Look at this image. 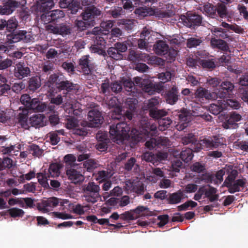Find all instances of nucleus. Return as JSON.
<instances>
[{
  "mask_svg": "<svg viewBox=\"0 0 248 248\" xmlns=\"http://www.w3.org/2000/svg\"><path fill=\"white\" fill-rule=\"evenodd\" d=\"M136 13L139 14L143 16H146L153 15L155 14V11L151 8L142 7L137 9L136 10Z\"/></svg>",
  "mask_w": 248,
  "mask_h": 248,
  "instance_id": "nucleus-50",
  "label": "nucleus"
},
{
  "mask_svg": "<svg viewBox=\"0 0 248 248\" xmlns=\"http://www.w3.org/2000/svg\"><path fill=\"white\" fill-rule=\"evenodd\" d=\"M110 88L111 85L109 80H105L101 85L100 88L99 89L100 93L104 94L105 96L110 95L112 92Z\"/></svg>",
  "mask_w": 248,
  "mask_h": 248,
  "instance_id": "nucleus-39",
  "label": "nucleus"
},
{
  "mask_svg": "<svg viewBox=\"0 0 248 248\" xmlns=\"http://www.w3.org/2000/svg\"><path fill=\"white\" fill-rule=\"evenodd\" d=\"M181 141L184 145L190 144L191 148H193L195 152H198L202 149L217 148L226 146L223 138L215 136L213 139L204 138L198 140L196 136L193 133L186 134L182 138Z\"/></svg>",
  "mask_w": 248,
  "mask_h": 248,
  "instance_id": "nucleus-2",
  "label": "nucleus"
},
{
  "mask_svg": "<svg viewBox=\"0 0 248 248\" xmlns=\"http://www.w3.org/2000/svg\"><path fill=\"white\" fill-rule=\"evenodd\" d=\"M225 174V171L220 170L216 172L215 174L207 172L202 174L201 180L205 183H213L215 185H218L223 181V176Z\"/></svg>",
  "mask_w": 248,
  "mask_h": 248,
  "instance_id": "nucleus-11",
  "label": "nucleus"
},
{
  "mask_svg": "<svg viewBox=\"0 0 248 248\" xmlns=\"http://www.w3.org/2000/svg\"><path fill=\"white\" fill-rule=\"evenodd\" d=\"M19 109L20 112L17 114L16 117L17 120V124L24 129H29V111L26 108L21 109V107H20Z\"/></svg>",
  "mask_w": 248,
  "mask_h": 248,
  "instance_id": "nucleus-18",
  "label": "nucleus"
},
{
  "mask_svg": "<svg viewBox=\"0 0 248 248\" xmlns=\"http://www.w3.org/2000/svg\"><path fill=\"white\" fill-rule=\"evenodd\" d=\"M66 174L68 179L71 181V183L75 184H80L84 180V175L80 171L75 169L74 167L67 169Z\"/></svg>",
  "mask_w": 248,
  "mask_h": 248,
  "instance_id": "nucleus-19",
  "label": "nucleus"
},
{
  "mask_svg": "<svg viewBox=\"0 0 248 248\" xmlns=\"http://www.w3.org/2000/svg\"><path fill=\"white\" fill-rule=\"evenodd\" d=\"M54 6L53 0H48L46 1H40V4L39 6V9L41 12L46 14L49 12V10L51 9Z\"/></svg>",
  "mask_w": 248,
  "mask_h": 248,
  "instance_id": "nucleus-35",
  "label": "nucleus"
},
{
  "mask_svg": "<svg viewBox=\"0 0 248 248\" xmlns=\"http://www.w3.org/2000/svg\"><path fill=\"white\" fill-rule=\"evenodd\" d=\"M107 58L108 55L115 60H121L123 58V54L120 53L115 46L109 47L107 51Z\"/></svg>",
  "mask_w": 248,
  "mask_h": 248,
  "instance_id": "nucleus-36",
  "label": "nucleus"
},
{
  "mask_svg": "<svg viewBox=\"0 0 248 248\" xmlns=\"http://www.w3.org/2000/svg\"><path fill=\"white\" fill-rule=\"evenodd\" d=\"M120 218L123 220H132L137 219V216L132 210L125 211L120 215Z\"/></svg>",
  "mask_w": 248,
  "mask_h": 248,
  "instance_id": "nucleus-54",
  "label": "nucleus"
},
{
  "mask_svg": "<svg viewBox=\"0 0 248 248\" xmlns=\"http://www.w3.org/2000/svg\"><path fill=\"white\" fill-rule=\"evenodd\" d=\"M132 211L136 214L137 218L140 217L149 216L150 215L149 209L143 206H139L136 209L132 210Z\"/></svg>",
  "mask_w": 248,
  "mask_h": 248,
  "instance_id": "nucleus-43",
  "label": "nucleus"
},
{
  "mask_svg": "<svg viewBox=\"0 0 248 248\" xmlns=\"http://www.w3.org/2000/svg\"><path fill=\"white\" fill-rule=\"evenodd\" d=\"M76 85L70 82V81L67 80L64 78L61 84L59 85V90H66L67 92H71L73 90L76 89Z\"/></svg>",
  "mask_w": 248,
  "mask_h": 248,
  "instance_id": "nucleus-37",
  "label": "nucleus"
},
{
  "mask_svg": "<svg viewBox=\"0 0 248 248\" xmlns=\"http://www.w3.org/2000/svg\"><path fill=\"white\" fill-rule=\"evenodd\" d=\"M99 46L96 45H92L90 47V50L92 53H97L100 55H102L106 59L107 57V53L105 51L104 47H100Z\"/></svg>",
  "mask_w": 248,
  "mask_h": 248,
  "instance_id": "nucleus-53",
  "label": "nucleus"
},
{
  "mask_svg": "<svg viewBox=\"0 0 248 248\" xmlns=\"http://www.w3.org/2000/svg\"><path fill=\"white\" fill-rule=\"evenodd\" d=\"M201 11L207 16L212 18H223L228 15L227 8L223 3H218L217 5L206 3L201 8Z\"/></svg>",
  "mask_w": 248,
  "mask_h": 248,
  "instance_id": "nucleus-3",
  "label": "nucleus"
},
{
  "mask_svg": "<svg viewBox=\"0 0 248 248\" xmlns=\"http://www.w3.org/2000/svg\"><path fill=\"white\" fill-rule=\"evenodd\" d=\"M223 99V104L224 108L227 107H230L234 109H238L240 107V104L239 102L233 99H230V98H227Z\"/></svg>",
  "mask_w": 248,
  "mask_h": 248,
  "instance_id": "nucleus-46",
  "label": "nucleus"
},
{
  "mask_svg": "<svg viewBox=\"0 0 248 248\" xmlns=\"http://www.w3.org/2000/svg\"><path fill=\"white\" fill-rule=\"evenodd\" d=\"M64 78L62 75L59 73L52 74L49 76L48 80V82L49 83V86L55 85L58 89L59 85L61 84Z\"/></svg>",
  "mask_w": 248,
  "mask_h": 248,
  "instance_id": "nucleus-31",
  "label": "nucleus"
},
{
  "mask_svg": "<svg viewBox=\"0 0 248 248\" xmlns=\"http://www.w3.org/2000/svg\"><path fill=\"white\" fill-rule=\"evenodd\" d=\"M46 108V105L45 103L41 102L38 98L32 99L30 105L27 108L28 110H33L34 111L43 112Z\"/></svg>",
  "mask_w": 248,
  "mask_h": 248,
  "instance_id": "nucleus-27",
  "label": "nucleus"
},
{
  "mask_svg": "<svg viewBox=\"0 0 248 248\" xmlns=\"http://www.w3.org/2000/svg\"><path fill=\"white\" fill-rule=\"evenodd\" d=\"M61 166L57 163H51L49 167L47 174L52 178L58 177L60 174Z\"/></svg>",
  "mask_w": 248,
  "mask_h": 248,
  "instance_id": "nucleus-32",
  "label": "nucleus"
},
{
  "mask_svg": "<svg viewBox=\"0 0 248 248\" xmlns=\"http://www.w3.org/2000/svg\"><path fill=\"white\" fill-rule=\"evenodd\" d=\"M59 199L56 197H51L46 200H43L41 202L37 204L38 210L43 213H47L53 208L56 207L59 203Z\"/></svg>",
  "mask_w": 248,
  "mask_h": 248,
  "instance_id": "nucleus-12",
  "label": "nucleus"
},
{
  "mask_svg": "<svg viewBox=\"0 0 248 248\" xmlns=\"http://www.w3.org/2000/svg\"><path fill=\"white\" fill-rule=\"evenodd\" d=\"M138 101L136 99L129 98L125 101L126 107L131 111H134L136 108Z\"/></svg>",
  "mask_w": 248,
  "mask_h": 248,
  "instance_id": "nucleus-63",
  "label": "nucleus"
},
{
  "mask_svg": "<svg viewBox=\"0 0 248 248\" xmlns=\"http://www.w3.org/2000/svg\"><path fill=\"white\" fill-rule=\"evenodd\" d=\"M88 122H85L88 127H98L103 123L104 118L102 113L96 109L90 110L88 114Z\"/></svg>",
  "mask_w": 248,
  "mask_h": 248,
  "instance_id": "nucleus-10",
  "label": "nucleus"
},
{
  "mask_svg": "<svg viewBox=\"0 0 248 248\" xmlns=\"http://www.w3.org/2000/svg\"><path fill=\"white\" fill-rule=\"evenodd\" d=\"M10 216L13 218L22 217L24 215L25 212L21 209L13 207L7 211Z\"/></svg>",
  "mask_w": 248,
  "mask_h": 248,
  "instance_id": "nucleus-40",
  "label": "nucleus"
},
{
  "mask_svg": "<svg viewBox=\"0 0 248 248\" xmlns=\"http://www.w3.org/2000/svg\"><path fill=\"white\" fill-rule=\"evenodd\" d=\"M200 64L204 68L213 69L216 67V64L213 59L202 60L200 62Z\"/></svg>",
  "mask_w": 248,
  "mask_h": 248,
  "instance_id": "nucleus-61",
  "label": "nucleus"
},
{
  "mask_svg": "<svg viewBox=\"0 0 248 248\" xmlns=\"http://www.w3.org/2000/svg\"><path fill=\"white\" fill-rule=\"evenodd\" d=\"M130 128L124 122L117 123L115 125L112 124L109 128L110 137L117 143H122L128 138L131 146H134L146 137L156 136L157 133L156 125L146 119L140 121L139 130L133 128L129 134Z\"/></svg>",
  "mask_w": 248,
  "mask_h": 248,
  "instance_id": "nucleus-1",
  "label": "nucleus"
},
{
  "mask_svg": "<svg viewBox=\"0 0 248 248\" xmlns=\"http://www.w3.org/2000/svg\"><path fill=\"white\" fill-rule=\"evenodd\" d=\"M47 29L50 32L54 34H59L62 36H65L71 33L72 29L69 25L65 23H62L56 26L49 25L47 26Z\"/></svg>",
  "mask_w": 248,
  "mask_h": 248,
  "instance_id": "nucleus-14",
  "label": "nucleus"
},
{
  "mask_svg": "<svg viewBox=\"0 0 248 248\" xmlns=\"http://www.w3.org/2000/svg\"><path fill=\"white\" fill-rule=\"evenodd\" d=\"M234 85L229 81H223L219 86L216 94L217 98L225 99L231 98L233 94Z\"/></svg>",
  "mask_w": 248,
  "mask_h": 248,
  "instance_id": "nucleus-9",
  "label": "nucleus"
},
{
  "mask_svg": "<svg viewBox=\"0 0 248 248\" xmlns=\"http://www.w3.org/2000/svg\"><path fill=\"white\" fill-rule=\"evenodd\" d=\"M17 26V22L15 19L6 20V30L9 33L16 31Z\"/></svg>",
  "mask_w": 248,
  "mask_h": 248,
  "instance_id": "nucleus-58",
  "label": "nucleus"
},
{
  "mask_svg": "<svg viewBox=\"0 0 248 248\" xmlns=\"http://www.w3.org/2000/svg\"><path fill=\"white\" fill-rule=\"evenodd\" d=\"M172 123V121L169 118L160 119L158 121V129L160 131H164L167 129Z\"/></svg>",
  "mask_w": 248,
  "mask_h": 248,
  "instance_id": "nucleus-48",
  "label": "nucleus"
},
{
  "mask_svg": "<svg viewBox=\"0 0 248 248\" xmlns=\"http://www.w3.org/2000/svg\"><path fill=\"white\" fill-rule=\"evenodd\" d=\"M179 89L176 85H173L170 89L166 91L165 98L166 102L171 105L176 103L179 99Z\"/></svg>",
  "mask_w": 248,
  "mask_h": 248,
  "instance_id": "nucleus-16",
  "label": "nucleus"
},
{
  "mask_svg": "<svg viewBox=\"0 0 248 248\" xmlns=\"http://www.w3.org/2000/svg\"><path fill=\"white\" fill-rule=\"evenodd\" d=\"M224 109L223 103H222V104L220 105L212 104L209 107V110L210 112L215 115L219 114L221 112H222Z\"/></svg>",
  "mask_w": 248,
  "mask_h": 248,
  "instance_id": "nucleus-49",
  "label": "nucleus"
},
{
  "mask_svg": "<svg viewBox=\"0 0 248 248\" xmlns=\"http://www.w3.org/2000/svg\"><path fill=\"white\" fill-rule=\"evenodd\" d=\"M237 175L238 172L236 170H232L230 173L225 180V181L224 182V186H226V185H228V184L233 183L234 181H235V179Z\"/></svg>",
  "mask_w": 248,
  "mask_h": 248,
  "instance_id": "nucleus-55",
  "label": "nucleus"
},
{
  "mask_svg": "<svg viewBox=\"0 0 248 248\" xmlns=\"http://www.w3.org/2000/svg\"><path fill=\"white\" fill-rule=\"evenodd\" d=\"M78 120L74 117H69L66 120V127L67 129H75L77 127H78Z\"/></svg>",
  "mask_w": 248,
  "mask_h": 248,
  "instance_id": "nucleus-52",
  "label": "nucleus"
},
{
  "mask_svg": "<svg viewBox=\"0 0 248 248\" xmlns=\"http://www.w3.org/2000/svg\"><path fill=\"white\" fill-rule=\"evenodd\" d=\"M78 68L84 74L89 75L92 74L95 70V65L92 62L89 55H83L78 60Z\"/></svg>",
  "mask_w": 248,
  "mask_h": 248,
  "instance_id": "nucleus-8",
  "label": "nucleus"
},
{
  "mask_svg": "<svg viewBox=\"0 0 248 248\" xmlns=\"http://www.w3.org/2000/svg\"><path fill=\"white\" fill-rule=\"evenodd\" d=\"M41 85L40 78L37 76L32 77L29 80L28 88L30 91L34 92Z\"/></svg>",
  "mask_w": 248,
  "mask_h": 248,
  "instance_id": "nucleus-34",
  "label": "nucleus"
},
{
  "mask_svg": "<svg viewBox=\"0 0 248 248\" xmlns=\"http://www.w3.org/2000/svg\"><path fill=\"white\" fill-rule=\"evenodd\" d=\"M184 197L183 192L179 190L173 193H168L167 202L170 204H176L180 203Z\"/></svg>",
  "mask_w": 248,
  "mask_h": 248,
  "instance_id": "nucleus-26",
  "label": "nucleus"
},
{
  "mask_svg": "<svg viewBox=\"0 0 248 248\" xmlns=\"http://www.w3.org/2000/svg\"><path fill=\"white\" fill-rule=\"evenodd\" d=\"M171 163V166L170 167V171L178 172L183 167V162L177 158H174Z\"/></svg>",
  "mask_w": 248,
  "mask_h": 248,
  "instance_id": "nucleus-44",
  "label": "nucleus"
},
{
  "mask_svg": "<svg viewBox=\"0 0 248 248\" xmlns=\"http://www.w3.org/2000/svg\"><path fill=\"white\" fill-rule=\"evenodd\" d=\"M195 98L202 103L213 98L214 93L202 87L198 88L195 93Z\"/></svg>",
  "mask_w": 248,
  "mask_h": 248,
  "instance_id": "nucleus-20",
  "label": "nucleus"
},
{
  "mask_svg": "<svg viewBox=\"0 0 248 248\" xmlns=\"http://www.w3.org/2000/svg\"><path fill=\"white\" fill-rule=\"evenodd\" d=\"M180 19L184 25L189 28H195L202 25V16L196 14H187L186 16L181 15Z\"/></svg>",
  "mask_w": 248,
  "mask_h": 248,
  "instance_id": "nucleus-7",
  "label": "nucleus"
},
{
  "mask_svg": "<svg viewBox=\"0 0 248 248\" xmlns=\"http://www.w3.org/2000/svg\"><path fill=\"white\" fill-rule=\"evenodd\" d=\"M46 117L44 114H38L31 116L29 118L30 127H34L36 128L45 125Z\"/></svg>",
  "mask_w": 248,
  "mask_h": 248,
  "instance_id": "nucleus-22",
  "label": "nucleus"
},
{
  "mask_svg": "<svg viewBox=\"0 0 248 248\" xmlns=\"http://www.w3.org/2000/svg\"><path fill=\"white\" fill-rule=\"evenodd\" d=\"M28 150L30 154L37 157L41 155L43 152V150L40 149L38 145L34 144L30 145Z\"/></svg>",
  "mask_w": 248,
  "mask_h": 248,
  "instance_id": "nucleus-51",
  "label": "nucleus"
},
{
  "mask_svg": "<svg viewBox=\"0 0 248 248\" xmlns=\"http://www.w3.org/2000/svg\"><path fill=\"white\" fill-rule=\"evenodd\" d=\"M164 63V61L159 57L155 56L150 55L149 58V62L147 63L152 65H163Z\"/></svg>",
  "mask_w": 248,
  "mask_h": 248,
  "instance_id": "nucleus-56",
  "label": "nucleus"
},
{
  "mask_svg": "<svg viewBox=\"0 0 248 248\" xmlns=\"http://www.w3.org/2000/svg\"><path fill=\"white\" fill-rule=\"evenodd\" d=\"M247 183L245 178L239 179L234 181L233 183L228 184L226 187L228 188V191L230 193H234L240 191V187H244Z\"/></svg>",
  "mask_w": 248,
  "mask_h": 248,
  "instance_id": "nucleus-24",
  "label": "nucleus"
},
{
  "mask_svg": "<svg viewBox=\"0 0 248 248\" xmlns=\"http://www.w3.org/2000/svg\"><path fill=\"white\" fill-rule=\"evenodd\" d=\"M170 9L165 10H160L156 13V16L159 18L171 17L175 15V11L172 9V5H170Z\"/></svg>",
  "mask_w": 248,
  "mask_h": 248,
  "instance_id": "nucleus-42",
  "label": "nucleus"
},
{
  "mask_svg": "<svg viewBox=\"0 0 248 248\" xmlns=\"http://www.w3.org/2000/svg\"><path fill=\"white\" fill-rule=\"evenodd\" d=\"M167 113L163 109H158L156 108H152L149 110L150 116L155 119H160L167 115Z\"/></svg>",
  "mask_w": 248,
  "mask_h": 248,
  "instance_id": "nucleus-38",
  "label": "nucleus"
},
{
  "mask_svg": "<svg viewBox=\"0 0 248 248\" xmlns=\"http://www.w3.org/2000/svg\"><path fill=\"white\" fill-rule=\"evenodd\" d=\"M31 71L30 68L24 63L18 62L15 68L14 75L16 77L19 79H22L27 77L30 75Z\"/></svg>",
  "mask_w": 248,
  "mask_h": 248,
  "instance_id": "nucleus-21",
  "label": "nucleus"
},
{
  "mask_svg": "<svg viewBox=\"0 0 248 248\" xmlns=\"http://www.w3.org/2000/svg\"><path fill=\"white\" fill-rule=\"evenodd\" d=\"M202 42V38L190 37L186 41V46L188 48L196 47Z\"/></svg>",
  "mask_w": 248,
  "mask_h": 248,
  "instance_id": "nucleus-45",
  "label": "nucleus"
},
{
  "mask_svg": "<svg viewBox=\"0 0 248 248\" xmlns=\"http://www.w3.org/2000/svg\"><path fill=\"white\" fill-rule=\"evenodd\" d=\"M210 43L213 48H217L222 51H227L229 49L227 42L222 39L213 38L211 39Z\"/></svg>",
  "mask_w": 248,
  "mask_h": 248,
  "instance_id": "nucleus-30",
  "label": "nucleus"
},
{
  "mask_svg": "<svg viewBox=\"0 0 248 248\" xmlns=\"http://www.w3.org/2000/svg\"><path fill=\"white\" fill-rule=\"evenodd\" d=\"M141 88L144 92L147 93L149 95L154 94V83L150 80H146L145 83H143Z\"/></svg>",
  "mask_w": 248,
  "mask_h": 248,
  "instance_id": "nucleus-47",
  "label": "nucleus"
},
{
  "mask_svg": "<svg viewBox=\"0 0 248 248\" xmlns=\"http://www.w3.org/2000/svg\"><path fill=\"white\" fill-rule=\"evenodd\" d=\"M64 13L62 10H55L42 14L41 18L45 22L51 23L57 22L59 19L64 17Z\"/></svg>",
  "mask_w": 248,
  "mask_h": 248,
  "instance_id": "nucleus-13",
  "label": "nucleus"
},
{
  "mask_svg": "<svg viewBox=\"0 0 248 248\" xmlns=\"http://www.w3.org/2000/svg\"><path fill=\"white\" fill-rule=\"evenodd\" d=\"M60 6L62 8H68L72 14H75L78 11V6L74 0H60Z\"/></svg>",
  "mask_w": 248,
  "mask_h": 248,
  "instance_id": "nucleus-29",
  "label": "nucleus"
},
{
  "mask_svg": "<svg viewBox=\"0 0 248 248\" xmlns=\"http://www.w3.org/2000/svg\"><path fill=\"white\" fill-rule=\"evenodd\" d=\"M99 186L93 182H90L82 186V190L85 201L88 202L94 203L100 197Z\"/></svg>",
  "mask_w": 248,
  "mask_h": 248,
  "instance_id": "nucleus-4",
  "label": "nucleus"
},
{
  "mask_svg": "<svg viewBox=\"0 0 248 248\" xmlns=\"http://www.w3.org/2000/svg\"><path fill=\"white\" fill-rule=\"evenodd\" d=\"M191 170L197 173L202 172L205 170V165L200 162H195L191 167Z\"/></svg>",
  "mask_w": 248,
  "mask_h": 248,
  "instance_id": "nucleus-62",
  "label": "nucleus"
},
{
  "mask_svg": "<svg viewBox=\"0 0 248 248\" xmlns=\"http://www.w3.org/2000/svg\"><path fill=\"white\" fill-rule=\"evenodd\" d=\"M112 92L117 93L121 92L123 89V85L121 82L114 81L110 83Z\"/></svg>",
  "mask_w": 248,
  "mask_h": 248,
  "instance_id": "nucleus-64",
  "label": "nucleus"
},
{
  "mask_svg": "<svg viewBox=\"0 0 248 248\" xmlns=\"http://www.w3.org/2000/svg\"><path fill=\"white\" fill-rule=\"evenodd\" d=\"M84 122H83L81 123L82 127L79 128L78 126L75 128L74 130V134L81 136H85L88 134V131L86 127L88 126V125H87L86 124H84Z\"/></svg>",
  "mask_w": 248,
  "mask_h": 248,
  "instance_id": "nucleus-60",
  "label": "nucleus"
},
{
  "mask_svg": "<svg viewBox=\"0 0 248 248\" xmlns=\"http://www.w3.org/2000/svg\"><path fill=\"white\" fill-rule=\"evenodd\" d=\"M193 152H195L193 148H187L184 150H182L179 155L181 159L184 162L187 163L190 161L193 158Z\"/></svg>",
  "mask_w": 248,
  "mask_h": 248,
  "instance_id": "nucleus-33",
  "label": "nucleus"
},
{
  "mask_svg": "<svg viewBox=\"0 0 248 248\" xmlns=\"http://www.w3.org/2000/svg\"><path fill=\"white\" fill-rule=\"evenodd\" d=\"M154 48L155 52L158 55H165L169 52V45L162 40H158L154 45Z\"/></svg>",
  "mask_w": 248,
  "mask_h": 248,
  "instance_id": "nucleus-25",
  "label": "nucleus"
},
{
  "mask_svg": "<svg viewBox=\"0 0 248 248\" xmlns=\"http://www.w3.org/2000/svg\"><path fill=\"white\" fill-rule=\"evenodd\" d=\"M18 6L17 2L13 0H8L3 6H0V14L9 15Z\"/></svg>",
  "mask_w": 248,
  "mask_h": 248,
  "instance_id": "nucleus-23",
  "label": "nucleus"
},
{
  "mask_svg": "<svg viewBox=\"0 0 248 248\" xmlns=\"http://www.w3.org/2000/svg\"><path fill=\"white\" fill-rule=\"evenodd\" d=\"M75 24L79 31H82L86 30L89 27H92L89 23L87 21H84V20H77L76 21Z\"/></svg>",
  "mask_w": 248,
  "mask_h": 248,
  "instance_id": "nucleus-59",
  "label": "nucleus"
},
{
  "mask_svg": "<svg viewBox=\"0 0 248 248\" xmlns=\"http://www.w3.org/2000/svg\"><path fill=\"white\" fill-rule=\"evenodd\" d=\"M76 157L72 154H68L64 157V160L66 166H70L71 167H74L76 166L75 162Z\"/></svg>",
  "mask_w": 248,
  "mask_h": 248,
  "instance_id": "nucleus-57",
  "label": "nucleus"
},
{
  "mask_svg": "<svg viewBox=\"0 0 248 248\" xmlns=\"http://www.w3.org/2000/svg\"><path fill=\"white\" fill-rule=\"evenodd\" d=\"M208 188H206L205 197L210 202H215L218 200L219 195L217 194V190L216 188L210 185H208Z\"/></svg>",
  "mask_w": 248,
  "mask_h": 248,
  "instance_id": "nucleus-28",
  "label": "nucleus"
},
{
  "mask_svg": "<svg viewBox=\"0 0 248 248\" xmlns=\"http://www.w3.org/2000/svg\"><path fill=\"white\" fill-rule=\"evenodd\" d=\"M32 36L26 31H15L6 35V42L9 44L22 41L28 43L31 41Z\"/></svg>",
  "mask_w": 248,
  "mask_h": 248,
  "instance_id": "nucleus-5",
  "label": "nucleus"
},
{
  "mask_svg": "<svg viewBox=\"0 0 248 248\" xmlns=\"http://www.w3.org/2000/svg\"><path fill=\"white\" fill-rule=\"evenodd\" d=\"M123 193L122 189L118 186H115L109 193L106 192L104 194L103 198L105 200H106L110 196L120 197Z\"/></svg>",
  "mask_w": 248,
  "mask_h": 248,
  "instance_id": "nucleus-41",
  "label": "nucleus"
},
{
  "mask_svg": "<svg viewBox=\"0 0 248 248\" xmlns=\"http://www.w3.org/2000/svg\"><path fill=\"white\" fill-rule=\"evenodd\" d=\"M101 14V11L94 5H92L85 8L81 16L83 20L87 21L91 26H94L95 20L98 18Z\"/></svg>",
  "mask_w": 248,
  "mask_h": 248,
  "instance_id": "nucleus-6",
  "label": "nucleus"
},
{
  "mask_svg": "<svg viewBox=\"0 0 248 248\" xmlns=\"http://www.w3.org/2000/svg\"><path fill=\"white\" fill-rule=\"evenodd\" d=\"M178 120L177 124L176 125V128L179 131L184 130L187 127L189 122L188 118L189 117V113L186 110H183L178 112L177 116Z\"/></svg>",
  "mask_w": 248,
  "mask_h": 248,
  "instance_id": "nucleus-17",
  "label": "nucleus"
},
{
  "mask_svg": "<svg viewBox=\"0 0 248 248\" xmlns=\"http://www.w3.org/2000/svg\"><path fill=\"white\" fill-rule=\"evenodd\" d=\"M107 31V30H102L100 27H94L93 29L92 33L95 36L94 37L93 45L99 46L100 47L105 48L106 42L102 36L106 35L107 34L106 33Z\"/></svg>",
  "mask_w": 248,
  "mask_h": 248,
  "instance_id": "nucleus-15",
  "label": "nucleus"
}]
</instances>
